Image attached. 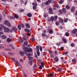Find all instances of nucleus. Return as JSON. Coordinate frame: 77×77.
I'll use <instances>...</instances> for the list:
<instances>
[{
	"label": "nucleus",
	"mask_w": 77,
	"mask_h": 77,
	"mask_svg": "<svg viewBox=\"0 0 77 77\" xmlns=\"http://www.w3.org/2000/svg\"><path fill=\"white\" fill-rule=\"evenodd\" d=\"M7 42H11V40L10 39V38H7Z\"/></svg>",
	"instance_id": "obj_31"
},
{
	"label": "nucleus",
	"mask_w": 77,
	"mask_h": 77,
	"mask_svg": "<svg viewBox=\"0 0 77 77\" xmlns=\"http://www.w3.org/2000/svg\"><path fill=\"white\" fill-rule=\"evenodd\" d=\"M1 37L2 38H3V39H6L7 38L6 36L5 35L2 36Z\"/></svg>",
	"instance_id": "obj_19"
},
{
	"label": "nucleus",
	"mask_w": 77,
	"mask_h": 77,
	"mask_svg": "<svg viewBox=\"0 0 77 77\" xmlns=\"http://www.w3.org/2000/svg\"><path fill=\"white\" fill-rule=\"evenodd\" d=\"M68 19H66L64 20V23H66L68 21Z\"/></svg>",
	"instance_id": "obj_37"
},
{
	"label": "nucleus",
	"mask_w": 77,
	"mask_h": 77,
	"mask_svg": "<svg viewBox=\"0 0 77 77\" xmlns=\"http://www.w3.org/2000/svg\"><path fill=\"white\" fill-rule=\"evenodd\" d=\"M36 68H37L36 65H34L33 66V69L34 70H35Z\"/></svg>",
	"instance_id": "obj_27"
},
{
	"label": "nucleus",
	"mask_w": 77,
	"mask_h": 77,
	"mask_svg": "<svg viewBox=\"0 0 77 77\" xmlns=\"http://www.w3.org/2000/svg\"><path fill=\"white\" fill-rule=\"evenodd\" d=\"M32 8L34 10L36 9V6H33Z\"/></svg>",
	"instance_id": "obj_36"
},
{
	"label": "nucleus",
	"mask_w": 77,
	"mask_h": 77,
	"mask_svg": "<svg viewBox=\"0 0 77 77\" xmlns=\"http://www.w3.org/2000/svg\"><path fill=\"white\" fill-rule=\"evenodd\" d=\"M72 62H73V63H75L77 61L75 60V59H73L72 60Z\"/></svg>",
	"instance_id": "obj_33"
},
{
	"label": "nucleus",
	"mask_w": 77,
	"mask_h": 77,
	"mask_svg": "<svg viewBox=\"0 0 77 77\" xmlns=\"http://www.w3.org/2000/svg\"><path fill=\"white\" fill-rule=\"evenodd\" d=\"M57 15L54 16V17L52 16L51 17V20L52 22H53L54 21H56L57 19Z\"/></svg>",
	"instance_id": "obj_2"
},
{
	"label": "nucleus",
	"mask_w": 77,
	"mask_h": 77,
	"mask_svg": "<svg viewBox=\"0 0 77 77\" xmlns=\"http://www.w3.org/2000/svg\"><path fill=\"white\" fill-rule=\"evenodd\" d=\"M71 12H73L75 11V7H72L71 9Z\"/></svg>",
	"instance_id": "obj_10"
},
{
	"label": "nucleus",
	"mask_w": 77,
	"mask_h": 77,
	"mask_svg": "<svg viewBox=\"0 0 77 77\" xmlns=\"http://www.w3.org/2000/svg\"><path fill=\"white\" fill-rule=\"evenodd\" d=\"M66 8L67 9H69L70 8V6H69L68 5H66Z\"/></svg>",
	"instance_id": "obj_26"
},
{
	"label": "nucleus",
	"mask_w": 77,
	"mask_h": 77,
	"mask_svg": "<svg viewBox=\"0 0 77 77\" xmlns=\"http://www.w3.org/2000/svg\"><path fill=\"white\" fill-rule=\"evenodd\" d=\"M55 24L56 26H58L59 24V22L58 21H57L55 23Z\"/></svg>",
	"instance_id": "obj_35"
},
{
	"label": "nucleus",
	"mask_w": 77,
	"mask_h": 77,
	"mask_svg": "<svg viewBox=\"0 0 77 77\" xmlns=\"http://www.w3.org/2000/svg\"><path fill=\"white\" fill-rule=\"evenodd\" d=\"M59 13L60 14H63V12H62V10H60L59 11Z\"/></svg>",
	"instance_id": "obj_28"
},
{
	"label": "nucleus",
	"mask_w": 77,
	"mask_h": 77,
	"mask_svg": "<svg viewBox=\"0 0 77 77\" xmlns=\"http://www.w3.org/2000/svg\"><path fill=\"white\" fill-rule=\"evenodd\" d=\"M49 33H50L51 34L52 33H53V30H50L49 31Z\"/></svg>",
	"instance_id": "obj_43"
},
{
	"label": "nucleus",
	"mask_w": 77,
	"mask_h": 77,
	"mask_svg": "<svg viewBox=\"0 0 77 77\" xmlns=\"http://www.w3.org/2000/svg\"><path fill=\"white\" fill-rule=\"evenodd\" d=\"M4 24H6L7 26H8V27H11V23H9V21L8 20H5L4 22Z\"/></svg>",
	"instance_id": "obj_4"
},
{
	"label": "nucleus",
	"mask_w": 77,
	"mask_h": 77,
	"mask_svg": "<svg viewBox=\"0 0 77 77\" xmlns=\"http://www.w3.org/2000/svg\"><path fill=\"white\" fill-rule=\"evenodd\" d=\"M10 30L8 28H5L4 29V32H9Z\"/></svg>",
	"instance_id": "obj_7"
},
{
	"label": "nucleus",
	"mask_w": 77,
	"mask_h": 77,
	"mask_svg": "<svg viewBox=\"0 0 77 77\" xmlns=\"http://www.w3.org/2000/svg\"><path fill=\"white\" fill-rule=\"evenodd\" d=\"M11 59L12 60H13L14 61L15 60V58H11Z\"/></svg>",
	"instance_id": "obj_58"
},
{
	"label": "nucleus",
	"mask_w": 77,
	"mask_h": 77,
	"mask_svg": "<svg viewBox=\"0 0 77 77\" xmlns=\"http://www.w3.org/2000/svg\"><path fill=\"white\" fill-rule=\"evenodd\" d=\"M49 77H53L54 76V75L53 73H51L48 75Z\"/></svg>",
	"instance_id": "obj_25"
},
{
	"label": "nucleus",
	"mask_w": 77,
	"mask_h": 77,
	"mask_svg": "<svg viewBox=\"0 0 77 77\" xmlns=\"http://www.w3.org/2000/svg\"><path fill=\"white\" fill-rule=\"evenodd\" d=\"M32 5H33V6H37V4L35 3H32Z\"/></svg>",
	"instance_id": "obj_29"
},
{
	"label": "nucleus",
	"mask_w": 77,
	"mask_h": 77,
	"mask_svg": "<svg viewBox=\"0 0 77 77\" xmlns=\"http://www.w3.org/2000/svg\"><path fill=\"white\" fill-rule=\"evenodd\" d=\"M68 54V52H66L64 53V54H65V55H66Z\"/></svg>",
	"instance_id": "obj_63"
},
{
	"label": "nucleus",
	"mask_w": 77,
	"mask_h": 77,
	"mask_svg": "<svg viewBox=\"0 0 77 77\" xmlns=\"http://www.w3.org/2000/svg\"><path fill=\"white\" fill-rule=\"evenodd\" d=\"M14 17H10V19L11 20L14 19Z\"/></svg>",
	"instance_id": "obj_49"
},
{
	"label": "nucleus",
	"mask_w": 77,
	"mask_h": 77,
	"mask_svg": "<svg viewBox=\"0 0 77 77\" xmlns=\"http://www.w3.org/2000/svg\"><path fill=\"white\" fill-rule=\"evenodd\" d=\"M15 30H16L17 31L18 29L17 28L14 26L12 27V29H11L10 31V33H12V32L15 31Z\"/></svg>",
	"instance_id": "obj_5"
},
{
	"label": "nucleus",
	"mask_w": 77,
	"mask_h": 77,
	"mask_svg": "<svg viewBox=\"0 0 77 77\" xmlns=\"http://www.w3.org/2000/svg\"><path fill=\"white\" fill-rule=\"evenodd\" d=\"M32 41H35V39H34V38H32Z\"/></svg>",
	"instance_id": "obj_60"
},
{
	"label": "nucleus",
	"mask_w": 77,
	"mask_h": 77,
	"mask_svg": "<svg viewBox=\"0 0 77 77\" xmlns=\"http://www.w3.org/2000/svg\"><path fill=\"white\" fill-rule=\"evenodd\" d=\"M41 65H42V67L44 66V63H41Z\"/></svg>",
	"instance_id": "obj_50"
},
{
	"label": "nucleus",
	"mask_w": 77,
	"mask_h": 77,
	"mask_svg": "<svg viewBox=\"0 0 77 77\" xmlns=\"http://www.w3.org/2000/svg\"><path fill=\"white\" fill-rule=\"evenodd\" d=\"M21 27L22 28H24V25L23 24H21Z\"/></svg>",
	"instance_id": "obj_39"
},
{
	"label": "nucleus",
	"mask_w": 77,
	"mask_h": 77,
	"mask_svg": "<svg viewBox=\"0 0 77 77\" xmlns=\"http://www.w3.org/2000/svg\"><path fill=\"white\" fill-rule=\"evenodd\" d=\"M28 43V41H27L26 40L24 42L23 44H24V45H27Z\"/></svg>",
	"instance_id": "obj_23"
},
{
	"label": "nucleus",
	"mask_w": 77,
	"mask_h": 77,
	"mask_svg": "<svg viewBox=\"0 0 77 77\" xmlns=\"http://www.w3.org/2000/svg\"><path fill=\"white\" fill-rule=\"evenodd\" d=\"M39 69H42V65H40L39 67Z\"/></svg>",
	"instance_id": "obj_40"
},
{
	"label": "nucleus",
	"mask_w": 77,
	"mask_h": 77,
	"mask_svg": "<svg viewBox=\"0 0 77 77\" xmlns=\"http://www.w3.org/2000/svg\"><path fill=\"white\" fill-rule=\"evenodd\" d=\"M40 50L41 51H42V46L40 47Z\"/></svg>",
	"instance_id": "obj_42"
},
{
	"label": "nucleus",
	"mask_w": 77,
	"mask_h": 77,
	"mask_svg": "<svg viewBox=\"0 0 77 77\" xmlns=\"http://www.w3.org/2000/svg\"><path fill=\"white\" fill-rule=\"evenodd\" d=\"M75 16H77V11L75 12Z\"/></svg>",
	"instance_id": "obj_59"
},
{
	"label": "nucleus",
	"mask_w": 77,
	"mask_h": 77,
	"mask_svg": "<svg viewBox=\"0 0 77 77\" xmlns=\"http://www.w3.org/2000/svg\"><path fill=\"white\" fill-rule=\"evenodd\" d=\"M66 36H69V33H65Z\"/></svg>",
	"instance_id": "obj_45"
},
{
	"label": "nucleus",
	"mask_w": 77,
	"mask_h": 77,
	"mask_svg": "<svg viewBox=\"0 0 77 77\" xmlns=\"http://www.w3.org/2000/svg\"><path fill=\"white\" fill-rule=\"evenodd\" d=\"M71 46L72 47H73L74 46V43H72L71 44Z\"/></svg>",
	"instance_id": "obj_47"
},
{
	"label": "nucleus",
	"mask_w": 77,
	"mask_h": 77,
	"mask_svg": "<svg viewBox=\"0 0 77 77\" xmlns=\"http://www.w3.org/2000/svg\"><path fill=\"white\" fill-rule=\"evenodd\" d=\"M29 63L30 65H32V61H29Z\"/></svg>",
	"instance_id": "obj_54"
},
{
	"label": "nucleus",
	"mask_w": 77,
	"mask_h": 77,
	"mask_svg": "<svg viewBox=\"0 0 77 77\" xmlns=\"http://www.w3.org/2000/svg\"><path fill=\"white\" fill-rule=\"evenodd\" d=\"M62 70V69L61 68H60L58 69V72H60L61 71V70Z\"/></svg>",
	"instance_id": "obj_46"
},
{
	"label": "nucleus",
	"mask_w": 77,
	"mask_h": 77,
	"mask_svg": "<svg viewBox=\"0 0 77 77\" xmlns=\"http://www.w3.org/2000/svg\"><path fill=\"white\" fill-rule=\"evenodd\" d=\"M20 12H24V10L23 9H22L20 11Z\"/></svg>",
	"instance_id": "obj_38"
},
{
	"label": "nucleus",
	"mask_w": 77,
	"mask_h": 77,
	"mask_svg": "<svg viewBox=\"0 0 77 77\" xmlns=\"http://www.w3.org/2000/svg\"><path fill=\"white\" fill-rule=\"evenodd\" d=\"M49 12L50 14H52L53 13V11H52V9L51 8H49Z\"/></svg>",
	"instance_id": "obj_14"
},
{
	"label": "nucleus",
	"mask_w": 77,
	"mask_h": 77,
	"mask_svg": "<svg viewBox=\"0 0 77 77\" xmlns=\"http://www.w3.org/2000/svg\"><path fill=\"white\" fill-rule=\"evenodd\" d=\"M27 35L28 36H30V34L29 33V32L27 33Z\"/></svg>",
	"instance_id": "obj_55"
},
{
	"label": "nucleus",
	"mask_w": 77,
	"mask_h": 77,
	"mask_svg": "<svg viewBox=\"0 0 77 77\" xmlns=\"http://www.w3.org/2000/svg\"><path fill=\"white\" fill-rule=\"evenodd\" d=\"M27 16L28 17H32V14L29 13L27 14Z\"/></svg>",
	"instance_id": "obj_12"
},
{
	"label": "nucleus",
	"mask_w": 77,
	"mask_h": 77,
	"mask_svg": "<svg viewBox=\"0 0 77 77\" xmlns=\"http://www.w3.org/2000/svg\"><path fill=\"white\" fill-rule=\"evenodd\" d=\"M0 35H3V32L2 31L0 32Z\"/></svg>",
	"instance_id": "obj_51"
},
{
	"label": "nucleus",
	"mask_w": 77,
	"mask_h": 77,
	"mask_svg": "<svg viewBox=\"0 0 77 77\" xmlns=\"http://www.w3.org/2000/svg\"><path fill=\"white\" fill-rule=\"evenodd\" d=\"M72 33L73 34H75L77 33V29H75L73 30V31L72 32Z\"/></svg>",
	"instance_id": "obj_9"
},
{
	"label": "nucleus",
	"mask_w": 77,
	"mask_h": 77,
	"mask_svg": "<svg viewBox=\"0 0 77 77\" xmlns=\"http://www.w3.org/2000/svg\"><path fill=\"white\" fill-rule=\"evenodd\" d=\"M51 3V0H48V1H47L45 3V4L46 5H48L49 3Z\"/></svg>",
	"instance_id": "obj_6"
},
{
	"label": "nucleus",
	"mask_w": 77,
	"mask_h": 77,
	"mask_svg": "<svg viewBox=\"0 0 77 77\" xmlns=\"http://www.w3.org/2000/svg\"><path fill=\"white\" fill-rule=\"evenodd\" d=\"M25 26L27 28H28V29H30V25H29V24L28 23H26L25 24Z\"/></svg>",
	"instance_id": "obj_11"
},
{
	"label": "nucleus",
	"mask_w": 77,
	"mask_h": 77,
	"mask_svg": "<svg viewBox=\"0 0 77 77\" xmlns=\"http://www.w3.org/2000/svg\"><path fill=\"white\" fill-rule=\"evenodd\" d=\"M20 54L21 55V56H24V52L22 51H20L19 52Z\"/></svg>",
	"instance_id": "obj_17"
},
{
	"label": "nucleus",
	"mask_w": 77,
	"mask_h": 77,
	"mask_svg": "<svg viewBox=\"0 0 77 77\" xmlns=\"http://www.w3.org/2000/svg\"><path fill=\"white\" fill-rule=\"evenodd\" d=\"M51 58H53V57H54V56H53V55L52 54H51Z\"/></svg>",
	"instance_id": "obj_53"
},
{
	"label": "nucleus",
	"mask_w": 77,
	"mask_h": 77,
	"mask_svg": "<svg viewBox=\"0 0 77 77\" xmlns=\"http://www.w3.org/2000/svg\"><path fill=\"white\" fill-rule=\"evenodd\" d=\"M62 41H63L64 43L66 44L67 42H66V40L65 38H62Z\"/></svg>",
	"instance_id": "obj_18"
},
{
	"label": "nucleus",
	"mask_w": 77,
	"mask_h": 77,
	"mask_svg": "<svg viewBox=\"0 0 77 77\" xmlns=\"http://www.w3.org/2000/svg\"><path fill=\"white\" fill-rule=\"evenodd\" d=\"M24 30L25 32H30V30L27 29V28H25L24 29Z\"/></svg>",
	"instance_id": "obj_15"
},
{
	"label": "nucleus",
	"mask_w": 77,
	"mask_h": 77,
	"mask_svg": "<svg viewBox=\"0 0 77 77\" xmlns=\"http://www.w3.org/2000/svg\"><path fill=\"white\" fill-rule=\"evenodd\" d=\"M42 36H46V35H45V33H43L42 34Z\"/></svg>",
	"instance_id": "obj_52"
},
{
	"label": "nucleus",
	"mask_w": 77,
	"mask_h": 77,
	"mask_svg": "<svg viewBox=\"0 0 77 77\" xmlns=\"http://www.w3.org/2000/svg\"><path fill=\"white\" fill-rule=\"evenodd\" d=\"M23 48L24 50V53L25 54L28 52L30 53L32 52V51H33L32 48H28L27 47H24Z\"/></svg>",
	"instance_id": "obj_1"
},
{
	"label": "nucleus",
	"mask_w": 77,
	"mask_h": 77,
	"mask_svg": "<svg viewBox=\"0 0 77 77\" xmlns=\"http://www.w3.org/2000/svg\"><path fill=\"white\" fill-rule=\"evenodd\" d=\"M44 17H45V18H46V17H48V14H45L44 15Z\"/></svg>",
	"instance_id": "obj_41"
},
{
	"label": "nucleus",
	"mask_w": 77,
	"mask_h": 77,
	"mask_svg": "<svg viewBox=\"0 0 77 77\" xmlns=\"http://www.w3.org/2000/svg\"><path fill=\"white\" fill-rule=\"evenodd\" d=\"M74 3H77V0H75L74 1Z\"/></svg>",
	"instance_id": "obj_61"
},
{
	"label": "nucleus",
	"mask_w": 77,
	"mask_h": 77,
	"mask_svg": "<svg viewBox=\"0 0 77 77\" xmlns=\"http://www.w3.org/2000/svg\"><path fill=\"white\" fill-rule=\"evenodd\" d=\"M61 50H63V49H64V48L63 47H61Z\"/></svg>",
	"instance_id": "obj_57"
},
{
	"label": "nucleus",
	"mask_w": 77,
	"mask_h": 77,
	"mask_svg": "<svg viewBox=\"0 0 77 77\" xmlns=\"http://www.w3.org/2000/svg\"><path fill=\"white\" fill-rule=\"evenodd\" d=\"M60 4H62L63 3V0H61L60 1Z\"/></svg>",
	"instance_id": "obj_44"
},
{
	"label": "nucleus",
	"mask_w": 77,
	"mask_h": 77,
	"mask_svg": "<svg viewBox=\"0 0 77 77\" xmlns=\"http://www.w3.org/2000/svg\"><path fill=\"white\" fill-rule=\"evenodd\" d=\"M54 60L56 62H57L59 61V58L57 57H56L54 58Z\"/></svg>",
	"instance_id": "obj_8"
},
{
	"label": "nucleus",
	"mask_w": 77,
	"mask_h": 77,
	"mask_svg": "<svg viewBox=\"0 0 77 77\" xmlns=\"http://www.w3.org/2000/svg\"><path fill=\"white\" fill-rule=\"evenodd\" d=\"M15 61L16 62V64H17L18 66H21V65H20V63H18V61Z\"/></svg>",
	"instance_id": "obj_20"
},
{
	"label": "nucleus",
	"mask_w": 77,
	"mask_h": 77,
	"mask_svg": "<svg viewBox=\"0 0 77 77\" xmlns=\"http://www.w3.org/2000/svg\"><path fill=\"white\" fill-rule=\"evenodd\" d=\"M17 28L19 30H21V25H18L17 26Z\"/></svg>",
	"instance_id": "obj_24"
},
{
	"label": "nucleus",
	"mask_w": 77,
	"mask_h": 77,
	"mask_svg": "<svg viewBox=\"0 0 77 77\" xmlns=\"http://www.w3.org/2000/svg\"><path fill=\"white\" fill-rule=\"evenodd\" d=\"M36 48L37 51H39V48L38 46H36Z\"/></svg>",
	"instance_id": "obj_32"
},
{
	"label": "nucleus",
	"mask_w": 77,
	"mask_h": 77,
	"mask_svg": "<svg viewBox=\"0 0 77 77\" xmlns=\"http://www.w3.org/2000/svg\"><path fill=\"white\" fill-rule=\"evenodd\" d=\"M23 37H27V35L26 34H24L23 35Z\"/></svg>",
	"instance_id": "obj_48"
},
{
	"label": "nucleus",
	"mask_w": 77,
	"mask_h": 77,
	"mask_svg": "<svg viewBox=\"0 0 77 77\" xmlns=\"http://www.w3.org/2000/svg\"><path fill=\"white\" fill-rule=\"evenodd\" d=\"M19 42L20 43H23V42H24V40H23V39H20L19 40Z\"/></svg>",
	"instance_id": "obj_22"
},
{
	"label": "nucleus",
	"mask_w": 77,
	"mask_h": 77,
	"mask_svg": "<svg viewBox=\"0 0 77 77\" xmlns=\"http://www.w3.org/2000/svg\"><path fill=\"white\" fill-rule=\"evenodd\" d=\"M23 39L24 41H27V37H23Z\"/></svg>",
	"instance_id": "obj_30"
},
{
	"label": "nucleus",
	"mask_w": 77,
	"mask_h": 77,
	"mask_svg": "<svg viewBox=\"0 0 77 77\" xmlns=\"http://www.w3.org/2000/svg\"><path fill=\"white\" fill-rule=\"evenodd\" d=\"M20 62H23V60L22 59H21L20 60Z\"/></svg>",
	"instance_id": "obj_62"
},
{
	"label": "nucleus",
	"mask_w": 77,
	"mask_h": 77,
	"mask_svg": "<svg viewBox=\"0 0 77 77\" xmlns=\"http://www.w3.org/2000/svg\"><path fill=\"white\" fill-rule=\"evenodd\" d=\"M26 56H28V58L30 60H32L33 58L32 57H30V56H32V54L30 53H28L26 54Z\"/></svg>",
	"instance_id": "obj_3"
},
{
	"label": "nucleus",
	"mask_w": 77,
	"mask_h": 77,
	"mask_svg": "<svg viewBox=\"0 0 77 77\" xmlns=\"http://www.w3.org/2000/svg\"><path fill=\"white\" fill-rule=\"evenodd\" d=\"M59 21L60 23H63V20L61 18H59Z\"/></svg>",
	"instance_id": "obj_13"
},
{
	"label": "nucleus",
	"mask_w": 77,
	"mask_h": 77,
	"mask_svg": "<svg viewBox=\"0 0 77 77\" xmlns=\"http://www.w3.org/2000/svg\"><path fill=\"white\" fill-rule=\"evenodd\" d=\"M53 53V51H49V53L50 54H51Z\"/></svg>",
	"instance_id": "obj_64"
},
{
	"label": "nucleus",
	"mask_w": 77,
	"mask_h": 77,
	"mask_svg": "<svg viewBox=\"0 0 77 77\" xmlns=\"http://www.w3.org/2000/svg\"><path fill=\"white\" fill-rule=\"evenodd\" d=\"M37 54L38 56H39V55H40V52H39V51H37Z\"/></svg>",
	"instance_id": "obj_34"
},
{
	"label": "nucleus",
	"mask_w": 77,
	"mask_h": 77,
	"mask_svg": "<svg viewBox=\"0 0 77 77\" xmlns=\"http://www.w3.org/2000/svg\"><path fill=\"white\" fill-rule=\"evenodd\" d=\"M62 11L64 13H66V11L65 8H62Z\"/></svg>",
	"instance_id": "obj_16"
},
{
	"label": "nucleus",
	"mask_w": 77,
	"mask_h": 77,
	"mask_svg": "<svg viewBox=\"0 0 77 77\" xmlns=\"http://www.w3.org/2000/svg\"><path fill=\"white\" fill-rule=\"evenodd\" d=\"M14 17L16 18H17V19H18L19 18L18 16V15L16 14L14 15Z\"/></svg>",
	"instance_id": "obj_21"
},
{
	"label": "nucleus",
	"mask_w": 77,
	"mask_h": 77,
	"mask_svg": "<svg viewBox=\"0 0 77 77\" xmlns=\"http://www.w3.org/2000/svg\"><path fill=\"white\" fill-rule=\"evenodd\" d=\"M27 1H26L25 2V4H24L25 6H26V4H27Z\"/></svg>",
	"instance_id": "obj_56"
}]
</instances>
